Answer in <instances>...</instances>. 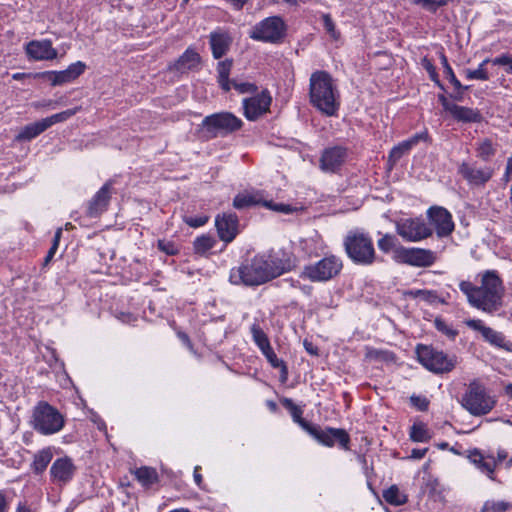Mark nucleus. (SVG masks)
I'll return each instance as SVG.
<instances>
[{
	"label": "nucleus",
	"instance_id": "nucleus-31",
	"mask_svg": "<svg viewBox=\"0 0 512 512\" xmlns=\"http://www.w3.org/2000/svg\"><path fill=\"white\" fill-rule=\"evenodd\" d=\"M137 480L143 486H150L158 480L157 472L154 468L151 467H140L134 472Z\"/></svg>",
	"mask_w": 512,
	"mask_h": 512
},
{
	"label": "nucleus",
	"instance_id": "nucleus-18",
	"mask_svg": "<svg viewBox=\"0 0 512 512\" xmlns=\"http://www.w3.org/2000/svg\"><path fill=\"white\" fill-rule=\"evenodd\" d=\"M458 173L470 185L482 186L492 178L494 170L490 167L478 168L472 164L463 162L458 167Z\"/></svg>",
	"mask_w": 512,
	"mask_h": 512
},
{
	"label": "nucleus",
	"instance_id": "nucleus-5",
	"mask_svg": "<svg viewBox=\"0 0 512 512\" xmlns=\"http://www.w3.org/2000/svg\"><path fill=\"white\" fill-rule=\"evenodd\" d=\"M63 415L52 405L40 401L33 409L31 425L42 435L58 433L64 427Z\"/></svg>",
	"mask_w": 512,
	"mask_h": 512
},
{
	"label": "nucleus",
	"instance_id": "nucleus-15",
	"mask_svg": "<svg viewBox=\"0 0 512 512\" xmlns=\"http://www.w3.org/2000/svg\"><path fill=\"white\" fill-rule=\"evenodd\" d=\"M272 97L267 90L243 100L244 115L250 121H255L269 111Z\"/></svg>",
	"mask_w": 512,
	"mask_h": 512
},
{
	"label": "nucleus",
	"instance_id": "nucleus-37",
	"mask_svg": "<svg viewBox=\"0 0 512 512\" xmlns=\"http://www.w3.org/2000/svg\"><path fill=\"white\" fill-rule=\"evenodd\" d=\"M251 333H252L254 342L257 344V346L262 351V353L271 347L267 335L259 327V325L254 324L251 327Z\"/></svg>",
	"mask_w": 512,
	"mask_h": 512
},
{
	"label": "nucleus",
	"instance_id": "nucleus-7",
	"mask_svg": "<svg viewBox=\"0 0 512 512\" xmlns=\"http://www.w3.org/2000/svg\"><path fill=\"white\" fill-rule=\"evenodd\" d=\"M286 29V24L281 17L271 16L254 25L249 37L257 41L277 44L283 41Z\"/></svg>",
	"mask_w": 512,
	"mask_h": 512
},
{
	"label": "nucleus",
	"instance_id": "nucleus-28",
	"mask_svg": "<svg viewBox=\"0 0 512 512\" xmlns=\"http://www.w3.org/2000/svg\"><path fill=\"white\" fill-rule=\"evenodd\" d=\"M469 459L474 463L483 473H486L490 479H494L493 473L496 467V460L493 457L488 459L484 458L483 455L474 451L470 454Z\"/></svg>",
	"mask_w": 512,
	"mask_h": 512
},
{
	"label": "nucleus",
	"instance_id": "nucleus-30",
	"mask_svg": "<svg viewBox=\"0 0 512 512\" xmlns=\"http://www.w3.org/2000/svg\"><path fill=\"white\" fill-rule=\"evenodd\" d=\"M233 61L231 59H225L220 61L217 65L218 72V83L224 91L231 89V82L229 80V74L232 68Z\"/></svg>",
	"mask_w": 512,
	"mask_h": 512
},
{
	"label": "nucleus",
	"instance_id": "nucleus-36",
	"mask_svg": "<svg viewBox=\"0 0 512 512\" xmlns=\"http://www.w3.org/2000/svg\"><path fill=\"white\" fill-rule=\"evenodd\" d=\"M81 110V107H75L73 109H68L65 111H62L60 113L54 114L50 117L44 118V122L47 126V128L51 127L52 125L60 122H64L74 116L78 111Z\"/></svg>",
	"mask_w": 512,
	"mask_h": 512
},
{
	"label": "nucleus",
	"instance_id": "nucleus-2",
	"mask_svg": "<svg viewBox=\"0 0 512 512\" xmlns=\"http://www.w3.org/2000/svg\"><path fill=\"white\" fill-rule=\"evenodd\" d=\"M459 289L466 295L468 303L483 312L492 314L503 306L504 287L494 271L482 275L481 285L461 281Z\"/></svg>",
	"mask_w": 512,
	"mask_h": 512
},
{
	"label": "nucleus",
	"instance_id": "nucleus-11",
	"mask_svg": "<svg viewBox=\"0 0 512 512\" xmlns=\"http://www.w3.org/2000/svg\"><path fill=\"white\" fill-rule=\"evenodd\" d=\"M396 231L404 240L419 242L430 237L433 230L421 218L401 219L396 223Z\"/></svg>",
	"mask_w": 512,
	"mask_h": 512
},
{
	"label": "nucleus",
	"instance_id": "nucleus-47",
	"mask_svg": "<svg viewBox=\"0 0 512 512\" xmlns=\"http://www.w3.org/2000/svg\"><path fill=\"white\" fill-rule=\"evenodd\" d=\"M435 327L438 331L444 333L449 338L454 339L457 335V331L449 327L442 319L435 320Z\"/></svg>",
	"mask_w": 512,
	"mask_h": 512
},
{
	"label": "nucleus",
	"instance_id": "nucleus-41",
	"mask_svg": "<svg viewBox=\"0 0 512 512\" xmlns=\"http://www.w3.org/2000/svg\"><path fill=\"white\" fill-rule=\"evenodd\" d=\"M441 61H442L443 67H444V72H445L447 78L449 79L450 83L454 86V88L456 90L463 89L462 84L456 78V76H455V74H454L451 66L449 65L447 58L444 54L441 55Z\"/></svg>",
	"mask_w": 512,
	"mask_h": 512
},
{
	"label": "nucleus",
	"instance_id": "nucleus-59",
	"mask_svg": "<svg viewBox=\"0 0 512 512\" xmlns=\"http://www.w3.org/2000/svg\"><path fill=\"white\" fill-rule=\"evenodd\" d=\"M303 345L309 354H311V355L318 354V348L316 346H314L312 342H310L308 340H304Z\"/></svg>",
	"mask_w": 512,
	"mask_h": 512
},
{
	"label": "nucleus",
	"instance_id": "nucleus-1",
	"mask_svg": "<svg viewBox=\"0 0 512 512\" xmlns=\"http://www.w3.org/2000/svg\"><path fill=\"white\" fill-rule=\"evenodd\" d=\"M293 266L289 257L277 253L258 254L230 271V282L236 285L258 286L275 279Z\"/></svg>",
	"mask_w": 512,
	"mask_h": 512
},
{
	"label": "nucleus",
	"instance_id": "nucleus-20",
	"mask_svg": "<svg viewBox=\"0 0 512 512\" xmlns=\"http://www.w3.org/2000/svg\"><path fill=\"white\" fill-rule=\"evenodd\" d=\"M238 217L235 214L217 216L215 225L219 238L225 243L232 242L238 234Z\"/></svg>",
	"mask_w": 512,
	"mask_h": 512
},
{
	"label": "nucleus",
	"instance_id": "nucleus-49",
	"mask_svg": "<svg viewBox=\"0 0 512 512\" xmlns=\"http://www.w3.org/2000/svg\"><path fill=\"white\" fill-rule=\"evenodd\" d=\"M208 216L184 217V222L190 227L197 228L208 222Z\"/></svg>",
	"mask_w": 512,
	"mask_h": 512
},
{
	"label": "nucleus",
	"instance_id": "nucleus-39",
	"mask_svg": "<svg viewBox=\"0 0 512 512\" xmlns=\"http://www.w3.org/2000/svg\"><path fill=\"white\" fill-rule=\"evenodd\" d=\"M477 156L484 161H487L495 154V148L492 141L489 139L483 140L477 147Z\"/></svg>",
	"mask_w": 512,
	"mask_h": 512
},
{
	"label": "nucleus",
	"instance_id": "nucleus-62",
	"mask_svg": "<svg viewBox=\"0 0 512 512\" xmlns=\"http://www.w3.org/2000/svg\"><path fill=\"white\" fill-rule=\"evenodd\" d=\"M199 469H200V467H199V466H197V467H195V470H194V480H195V482H196V484H197L198 486H200V485H201V483H202V476H201V474L199 473Z\"/></svg>",
	"mask_w": 512,
	"mask_h": 512
},
{
	"label": "nucleus",
	"instance_id": "nucleus-6",
	"mask_svg": "<svg viewBox=\"0 0 512 512\" xmlns=\"http://www.w3.org/2000/svg\"><path fill=\"white\" fill-rule=\"evenodd\" d=\"M495 404L494 397L489 395L486 388L476 380L470 382L462 397V406L473 416L488 414Z\"/></svg>",
	"mask_w": 512,
	"mask_h": 512
},
{
	"label": "nucleus",
	"instance_id": "nucleus-24",
	"mask_svg": "<svg viewBox=\"0 0 512 512\" xmlns=\"http://www.w3.org/2000/svg\"><path fill=\"white\" fill-rule=\"evenodd\" d=\"M26 53L34 60H52L57 57V50L52 47L50 40H33L26 46Z\"/></svg>",
	"mask_w": 512,
	"mask_h": 512
},
{
	"label": "nucleus",
	"instance_id": "nucleus-40",
	"mask_svg": "<svg viewBox=\"0 0 512 512\" xmlns=\"http://www.w3.org/2000/svg\"><path fill=\"white\" fill-rule=\"evenodd\" d=\"M489 62V59H485L477 69L475 70H471V69H466L465 70V75L468 79H476V80H488L489 79V75H488V72L487 70L485 69V65Z\"/></svg>",
	"mask_w": 512,
	"mask_h": 512
},
{
	"label": "nucleus",
	"instance_id": "nucleus-26",
	"mask_svg": "<svg viewBox=\"0 0 512 512\" xmlns=\"http://www.w3.org/2000/svg\"><path fill=\"white\" fill-rule=\"evenodd\" d=\"M200 60V55L195 50L188 48L171 68L184 73L196 68L200 64Z\"/></svg>",
	"mask_w": 512,
	"mask_h": 512
},
{
	"label": "nucleus",
	"instance_id": "nucleus-22",
	"mask_svg": "<svg viewBox=\"0 0 512 512\" xmlns=\"http://www.w3.org/2000/svg\"><path fill=\"white\" fill-rule=\"evenodd\" d=\"M111 189L112 182L108 181L90 200L87 210L90 217H97L107 209L111 198Z\"/></svg>",
	"mask_w": 512,
	"mask_h": 512
},
{
	"label": "nucleus",
	"instance_id": "nucleus-17",
	"mask_svg": "<svg viewBox=\"0 0 512 512\" xmlns=\"http://www.w3.org/2000/svg\"><path fill=\"white\" fill-rule=\"evenodd\" d=\"M85 64L81 61L71 64L67 69L62 71H46L41 77L51 83L52 86L63 85L72 82L79 77L85 70Z\"/></svg>",
	"mask_w": 512,
	"mask_h": 512
},
{
	"label": "nucleus",
	"instance_id": "nucleus-14",
	"mask_svg": "<svg viewBox=\"0 0 512 512\" xmlns=\"http://www.w3.org/2000/svg\"><path fill=\"white\" fill-rule=\"evenodd\" d=\"M308 433L315 438L319 443L332 447L335 442H338L341 447L348 449L350 437L343 429L338 428H325L321 429L318 426H312Z\"/></svg>",
	"mask_w": 512,
	"mask_h": 512
},
{
	"label": "nucleus",
	"instance_id": "nucleus-27",
	"mask_svg": "<svg viewBox=\"0 0 512 512\" xmlns=\"http://www.w3.org/2000/svg\"><path fill=\"white\" fill-rule=\"evenodd\" d=\"M450 114L460 122L471 123L480 122L482 119L481 114L472 108L455 105L452 107Z\"/></svg>",
	"mask_w": 512,
	"mask_h": 512
},
{
	"label": "nucleus",
	"instance_id": "nucleus-10",
	"mask_svg": "<svg viewBox=\"0 0 512 512\" xmlns=\"http://www.w3.org/2000/svg\"><path fill=\"white\" fill-rule=\"evenodd\" d=\"M343 267L342 261L334 256H327L320 261L304 267L302 277L312 282H324L337 276Z\"/></svg>",
	"mask_w": 512,
	"mask_h": 512
},
{
	"label": "nucleus",
	"instance_id": "nucleus-21",
	"mask_svg": "<svg viewBox=\"0 0 512 512\" xmlns=\"http://www.w3.org/2000/svg\"><path fill=\"white\" fill-rule=\"evenodd\" d=\"M75 470L76 467L73 464L72 459L65 456L58 458L53 462L50 468V474L53 481L66 484L73 478Z\"/></svg>",
	"mask_w": 512,
	"mask_h": 512
},
{
	"label": "nucleus",
	"instance_id": "nucleus-55",
	"mask_svg": "<svg viewBox=\"0 0 512 512\" xmlns=\"http://www.w3.org/2000/svg\"><path fill=\"white\" fill-rule=\"evenodd\" d=\"M512 63V57L508 55H502L493 60L494 65H510Z\"/></svg>",
	"mask_w": 512,
	"mask_h": 512
},
{
	"label": "nucleus",
	"instance_id": "nucleus-64",
	"mask_svg": "<svg viewBox=\"0 0 512 512\" xmlns=\"http://www.w3.org/2000/svg\"><path fill=\"white\" fill-rule=\"evenodd\" d=\"M16 512H32L31 509L29 507H27L25 504H19L17 509H16Z\"/></svg>",
	"mask_w": 512,
	"mask_h": 512
},
{
	"label": "nucleus",
	"instance_id": "nucleus-13",
	"mask_svg": "<svg viewBox=\"0 0 512 512\" xmlns=\"http://www.w3.org/2000/svg\"><path fill=\"white\" fill-rule=\"evenodd\" d=\"M262 204L263 206L285 214H289L293 209L289 205L274 204L272 201H265L262 199L260 192H243L236 195L233 200V206L237 209H244L250 206Z\"/></svg>",
	"mask_w": 512,
	"mask_h": 512
},
{
	"label": "nucleus",
	"instance_id": "nucleus-42",
	"mask_svg": "<svg viewBox=\"0 0 512 512\" xmlns=\"http://www.w3.org/2000/svg\"><path fill=\"white\" fill-rule=\"evenodd\" d=\"M265 357L267 358L268 362L274 367V368H280L282 374L286 377L287 375V367L284 364V362L276 356L274 353L272 347L268 348L265 352H263Z\"/></svg>",
	"mask_w": 512,
	"mask_h": 512
},
{
	"label": "nucleus",
	"instance_id": "nucleus-32",
	"mask_svg": "<svg viewBox=\"0 0 512 512\" xmlns=\"http://www.w3.org/2000/svg\"><path fill=\"white\" fill-rule=\"evenodd\" d=\"M383 498L391 505L400 506L407 502V496L396 485H392L383 492Z\"/></svg>",
	"mask_w": 512,
	"mask_h": 512
},
{
	"label": "nucleus",
	"instance_id": "nucleus-3",
	"mask_svg": "<svg viewBox=\"0 0 512 512\" xmlns=\"http://www.w3.org/2000/svg\"><path fill=\"white\" fill-rule=\"evenodd\" d=\"M310 101L327 116L336 115L340 103L337 87L326 71H316L310 77Z\"/></svg>",
	"mask_w": 512,
	"mask_h": 512
},
{
	"label": "nucleus",
	"instance_id": "nucleus-33",
	"mask_svg": "<svg viewBox=\"0 0 512 512\" xmlns=\"http://www.w3.org/2000/svg\"><path fill=\"white\" fill-rule=\"evenodd\" d=\"M216 244V239L211 235L197 237L193 243L195 253L205 255Z\"/></svg>",
	"mask_w": 512,
	"mask_h": 512
},
{
	"label": "nucleus",
	"instance_id": "nucleus-46",
	"mask_svg": "<svg viewBox=\"0 0 512 512\" xmlns=\"http://www.w3.org/2000/svg\"><path fill=\"white\" fill-rule=\"evenodd\" d=\"M61 235H62V228H58L54 235L53 244H52L51 248L49 249L47 256L45 257V261H44L45 264H48L51 261V259L53 258V256L55 255V253L58 249Z\"/></svg>",
	"mask_w": 512,
	"mask_h": 512
},
{
	"label": "nucleus",
	"instance_id": "nucleus-44",
	"mask_svg": "<svg viewBox=\"0 0 512 512\" xmlns=\"http://www.w3.org/2000/svg\"><path fill=\"white\" fill-rule=\"evenodd\" d=\"M451 1L452 0H420L419 5L434 13L439 7L446 6Z\"/></svg>",
	"mask_w": 512,
	"mask_h": 512
},
{
	"label": "nucleus",
	"instance_id": "nucleus-19",
	"mask_svg": "<svg viewBox=\"0 0 512 512\" xmlns=\"http://www.w3.org/2000/svg\"><path fill=\"white\" fill-rule=\"evenodd\" d=\"M347 158V149L342 146H334L324 150L320 159V167L326 172H335Z\"/></svg>",
	"mask_w": 512,
	"mask_h": 512
},
{
	"label": "nucleus",
	"instance_id": "nucleus-57",
	"mask_svg": "<svg viewBox=\"0 0 512 512\" xmlns=\"http://www.w3.org/2000/svg\"><path fill=\"white\" fill-rule=\"evenodd\" d=\"M511 176H512V155L507 160L506 171H505L503 180L505 182H508L510 180Z\"/></svg>",
	"mask_w": 512,
	"mask_h": 512
},
{
	"label": "nucleus",
	"instance_id": "nucleus-29",
	"mask_svg": "<svg viewBox=\"0 0 512 512\" xmlns=\"http://www.w3.org/2000/svg\"><path fill=\"white\" fill-rule=\"evenodd\" d=\"M47 126L43 119L40 121L31 123L26 125L21 129V131L16 136L17 141H29L38 135H40L42 132L47 130Z\"/></svg>",
	"mask_w": 512,
	"mask_h": 512
},
{
	"label": "nucleus",
	"instance_id": "nucleus-63",
	"mask_svg": "<svg viewBox=\"0 0 512 512\" xmlns=\"http://www.w3.org/2000/svg\"><path fill=\"white\" fill-rule=\"evenodd\" d=\"M507 458V452L505 450H499L497 453L498 462H502Z\"/></svg>",
	"mask_w": 512,
	"mask_h": 512
},
{
	"label": "nucleus",
	"instance_id": "nucleus-4",
	"mask_svg": "<svg viewBox=\"0 0 512 512\" xmlns=\"http://www.w3.org/2000/svg\"><path fill=\"white\" fill-rule=\"evenodd\" d=\"M344 248L348 257L356 264L371 265L376 259L373 241L364 232H348L344 239Z\"/></svg>",
	"mask_w": 512,
	"mask_h": 512
},
{
	"label": "nucleus",
	"instance_id": "nucleus-56",
	"mask_svg": "<svg viewBox=\"0 0 512 512\" xmlns=\"http://www.w3.org/2000/svg\"><path fill=\"white\" fill-rule=\"evenodd\" d=\"M438 98H439V101L441 102V104H442L443 108H444L447 112H449V113L451 112L452 107H454V106L456 105V104H454V103L449 102V101H448V99H447L443 94H440V95L438 96Z\"/></svg>",
	"mask_w": 512,
	"mask_h": 512
},
{
	"label": "nucleus",
	"instance_id": "nucleus-9",
	"mask_svg": "<svg viewBox=\"0 0 512 512\" xmlns=\"http://www.w3.org/2000/svg\"><path fill=\"white\" fill-rule=\"evenodd\" d=\"M416 352L419 362L435 373L449 372L456 365L455 357H449L444 352L438 351L431 346L419 345Z\"/></svg>",
	"mask_w": 512,
	"mask_h": 512
},
{
	"label": "nucleus",
	"instance_id": "nucleus-60",
	"mask_svg": "<svg viewBox=\"0 0 512 512\" xmlns=\"http://www.w3.org/2000/svg\"><path fill=\"white\" fill-rule=\"evenodd\" d=\"M8 502L6 500V496L0 492V512H7Z\"/></svg>",
	"mask_w": 512,
	"mask_h": 512
},
{
	"label": "nucleus",
	"instance_id": "nucleus-35",
	"mask_svg": "<svg viewBox=\"0 0 512 512\" xmlns=\"http://www.w3.org/2000/svg\"><path fill=\"white\" fill-rule=\"evenodd\" d=\"M52 459V453L49 450H42L35 455L32 468L35 473H42Z\"/></svg>",
	"mask_w": 512,
	"mask_h": 512
},
{
	"label": "nucleus",
	"instance_id": "nucleus-8",
	"mask_svg": "<svg viewBox=\"0 0 512 512\" xmlns=\"http://www.w3.org/2000/svg\"><path fill=\"white\" fill-rule=\"evenodd\" d=\"M242 121L228 112L206 116L202 121V131L206 138H215L240 129Z\"/></svg>",
	"mask_w": 512,
	"mask_h": 512
},
{
	"label": "nucleus",
	"instance_id": "nucleus-25",
	"mask_svg": "<svg viewBox=\"0 0 512 512\" xmlns=\"http://www.w3.org/2000/svg\"><path fill=\"white\" fill-rule=\"evenodd\" d=\"M465 324L469 328L480 332L482 334L483 338L486 341L490 342L491 344L500 346V347L503 345V342H504L503 335L501 333L493 330L492 328L485 326L481 320L469 319V320L465 321Z\"/></svg>",
	"mask_w": 512,
	"mask_h": 512
},
{
	"label": "nucleus",
	"instance_id": "nucleus-43",
	"mask_svg": "<svg viewBox=\"0 0 512 512\" xmlns=\"http://www.w3.org/2000/svg\"><path fill=\"white\" fill-rule=\"evenodd\" d=\"M411 149L407 141H403L397 146L393 147L389 154V160L393 163L397 162L405 153Z\"/></svg>",
	"mask_w": 512,
	"mask_h": 512
},
{
	"label": "nucleus",
	"instance_id": "nucleus-45",
	"mask_svg": "<svg viewBox=\"0 0 512 512\" xmlns=\"http://www.w3.org/2000/svg\"><path fill=\"white\" fill-rule=\"evenodd\" d=\"M290 413L293 420L298 423L305 431L308 432L313 426L302 418L303 411L298 406H296Z\"/></svg>",
	"mask_w": 512,
	"mask_h": 512
},
{
	"label": "nucleus",
	"instance_id": "nucleus-48",
	"mask_svg": "<svg viewBox=\"0 0 512 512\" xmlns=\"http://www.w3.org/2000/svg\"><path fill=\"white\" fill-rule=\"evenodd\" d=\"M322 20H323L324 28L327 31V33H329L333 39H338L339 33L336 31L334 22H333L332 18L330 17V15H328V14L323 15Z\"/></svg>",
	"mask_w": 512,
	"mask_h": 512
},
{
	"label": "nucleus",
	"instance_id": "nucleus-34",
	"mask_svg": "<svg viewBox=\"0 0 512 512\" xmlns=\"http://www.w3.org/2000/svg\"><path fill=\"white\" fill-rule=\"evenodd\" d=\"M410 438L414 442H428L431 434L427 426L422 423H414L410 429Z\"/></svg>",
	"mask_w": 512,
	"mask_h": 512
},
{
	"label": "nucleus",
	"instance_id": "nucleus-50",
	"mask_svg": "<svg viewBox=\"0 0 512 512\" xmlns=\"http://www.w3.org/2000/svg\"><path fill=\"white\" fill-rule=\"evenodd\" d=\"M393 245L394 239L390 235H385L378 241V247L380 248V250L384 252H389L392 249Z\"/></svg>",
	"mask_w": 512,
	"mask_h": 512
},
{
	"label": "nucleus",
	"instance_id": "nucleus-61",
	"mask_svg": "<svg viewBox=\"0 0 512 512\" xmlns=\"http://www.w3.org/2000/svg\"><path fill=\"white\" fill-rule=\"evenodd\" d=\"M282 404L283 406L288 409L290 412L296 407V405L294 404V402L291 400V399H288V398H284L282 400Z\"/></svg>",
	"mask_w": 512,
	"mask_h": 512
},
{
	"label": "nucleus",
	"instance_id": "nucleus-23",
	"mask_svg": "<svg viewBox=\"0 0 512 512\" xmlns=\"http://www.w3.org/2000/svg\"><path fill=\"white\" fill-rule=\"evenodd\" d=\"M209 43L215 59L223 57L230 49L232 37L227 31L217 29L210 33Z\"/></svg>",
	"mask_w": 512,
	"mask_h": 512
},
{
	"label": "nucleus",
	"instance_id": "nucleus-54",
	"mask_svg": "<svg viewBox=\"0 0 512 512\" xmlns=\"http://www.w3.org/2000/svg\"><path fill=\"white\" fill-rule=\"evenodd\" d=\"M428 137V134L426 132H422V133H418V134H415L413 137H411L410 139L406 140L407 143H409V145L411 146V148L413 146H415L420 140H426Z\"/></svg>",
	"mask_w": 512,
	"mask_h": 512
},
{
	"label": "nucleus",
	"instance_id": "nucleus-58",
	"mask_svg": "<svg viewBox=\"0 0 512 512\" xmlns=\"http://www.w3.org/2000/svg\"><path fill=\"white\" fill-rule=\"evenodd\" d=\"M427 451H428V448L413 449L411 451L410 458H412V459H422L425 456V454L427 453Z\"/></svg>",
	"mask_w": 512,
	"mask_h": 512
},
{
	"label": "nucleus",
	"instance_id": "nucleus-51",
	"mask_svg": "<svg viewBox=\"0 0 512 512\" xmlns=\"http://www.w3.org/2000/svg\"><path fill=\"white\" fill-rule=\"evenodd\" d=\"M231 84L240 93H252L257 90V88L254 84L247 83V82L246 83H237L235 81H232Z\"/></svg>",
	"mask_w": 512,
	"mask_h": 512
},
{
	"label": "nucleus",
	"instance_id": "nucleus-53",
	"mask_svg": "<svg viewBox=\"0 0 512 512\" xmlns=\"http://www.w3.org/2000/svg\"><path fill=\"white\" fill-rule=\"evenodd\" d=\"M158 248L169 255H173L177 252V249L170 242H165L163 240L158 241Z\"/></svg>",
	"mask_w": 512,
	"mask_h": 512
},
{
	"label": "nucleus",
	"instance_id": "nucleus-16",
	"mask_svg": "<svg viewBox=\"0 0 512 512\" xmlns=\"http://www.w3.org/2000/svg\"><path fill=\"white\" fill-rule=\"evenodd\" d=\"M427 216L431 224L435 227L438 237H447L453 232L454 222L452 215L445 208L433 206L428 209Z\"/></svg>",
	"mask_w": 512,
	"mask_h": 512
},
{
	"label": "nucleus",
	"instance_id": "nucleus-52",
	"mask_svg": "<svg viewBox=\"0 0 512 512\" xmlns=\"http://www.w3.org/2000/svg\"><path fill=\"white\" fill-rule=\"evenodd\" d=\"M423 66L427 70V72L429 73V76H430L431 80H433L436 83H439L438 74L436 72V69H435L434 65L429 60L424 59L423 60Z\"/></svg>",
	"mask_w": 512,
	"mask_h": 512
},
{
	"label": "nucleus",
	"instance_id": "nucleus-38",
	"mask_svg": "<svg viewBox=\"0 0 512 512\" xmlns=\"http://www.w3.org/2000/svg\"><path fill=\"white\" fill-rule=\"evenodd\" d=\"M511 508V504L506 501L488 500L481 508V512H506Z\"/></svg>",
	"mask_w": 512,
	"mask_h": 512
},
{
	"label": "nucleus",
	"instance_id": "nucleus-12",
	"mask_svg": "<svg viewBox=\"0 0 512 512\" xmlns=\"http://www.w3.org/2000/svg\"><path fill=\"white\" fill-rule=\"evenodd\" d=\"M397 257L400 262L416 267H429L437 260L435 252L422 248H401Z\"/></svg>",
	"mask_w": 512,
	"mask_h": 512
}]
</instances>
